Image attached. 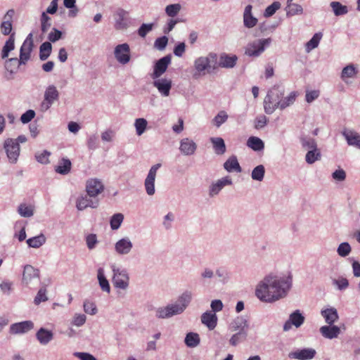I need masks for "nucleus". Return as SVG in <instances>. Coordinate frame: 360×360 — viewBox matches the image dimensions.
<instances>
[{
	"label": "nucleus",
	"instance_id": "1",
	"mask_svg": "<svg viewBox=\"0 0 360 360\" xmlns=\"http://www.w3.org/2000/svg\"><path fill=\"white\" fill-rule=\"evenodd\" d=\"M289 288L287 281L269 275L257 285L255 295L262 302H274L285 296Z\"/></svg>",
	"mask_w": 360,
	"mask_h": 360
},
{
	"label": "nucleus",
	"instance_id": "2",
	"mask_svg": "<svg viewBox=\"0 0 360 360\" xmlns=\"http://www.w3.org/2000/svg\"><path fill=\"white\" fill-rule=\"evenodd\" d=\"M191 300V294L186 292L179 298L177 303L168 305L165 308H159L156 311V316L160 319H165L181 314L186 309Z\"/></svg>",
	"mask_w": 360,
	"mask_h": 360
},
{
	"label": "nucleus",
	"instance_id": "3",
	"mask_svg": "<svg viewBox=\"0 0 360 360\" xmlns=\"http://www.w3.org/2000/svg\"><path fill=\"white\" fill-rule=\"evenodd\" d=\"M284 94L283 89L274 86L264 98V110L267 114L272 113L277 108H281V98Z\"/></svg>",
	"mask_w": 360,
	"mask_h": 360
},
{
	"label": "nucleus",
	"instance_id": "4",
	"mask_svg": "<svg viewBox=\"0 0 360 360\" xmlns=\"http://www.w3.org/2000/svg\"><path fill=\"white\" fill-rule=\"evenodd\" d=\"M7 157L11 163H15L20 155V148L17 140L7 139L4 143Z\"/></svg>",
	"mask_w": 360,
	"mask_h": 360
},
{
	"label": "nucleus",
	"instance_id": "5",
	"mask_svg": "<svg viewBox=\"0 0 360 360\" xmlns=\"http://www.w3.org/2000/svg\"><path fill=\"white\" fill-rule=\"evenodd\" d=\"M34 47V42L32 34H28L24 42L22 43L20 49V64L26 65L28 60L31 58V53Z\"/></svg>",
	"mask_w": 360,
	"mask_h": 360
},
{
	"label": "nucleus",
	"instance_id": "6",
	"mask_svg": "<svg viewBox=\"0 0 360 360\" xmlns=\"http://www.w3.org/2000/svg\"><path fill=\"white\" fill-rule=\"evenodd\" d=\"M59 92L53 85L49 86L44 92V98L41 104L42 110H47L58 99Z\"/></svg>",
	"mask_w": 360,
	"mask_h": 360
},
{
	"label": "nucleus",
	"instance_id": "7",
	"mask_svg": "<svg viewBox=\"0 0 360 360\" xmlns=\"http://www.w3.org/2000/svg\"><path fill=\"white\" fill-rule=\"evenodd\" d=\"M269 39H259L250 43L245 49V53L248 56H258L264 51L265 46L269 45Z\"/></svg>",
	"mask_w": 360,
	"mask_h": 360
},
{
	"label": "nucleus",
	"instance_id": "8",
	"mask_svg": "<svg viewBox=\"0 0 360 360\" xmlns=\"http://www.w3.org/2000/svg\"><path fill=\"white\" fill-rule=\"evenodd\" d=\"M114 54L116 60L121 64H127L129 62L130 56V48L129 44L124 43L117 45L115 48Z\"/></svg>",
	"mask_w": 360,
	"mask_h": 360
},
{
	"label": "nucleus",
	"instance_id": "9",
	"mask_svg": "<svg viewBox=\"0 0 360 360\" xmlns=\"http://www.w3.org/2000/svg\"><path fill=\"white\" fill-rule=\"evenodd\" d=\"M114 275L112 283L115 288L126 289L129 285V276L126 271L120 269H113Z\"/></svg>",
	"mask_w": 360,
	"mask_h": 360
},
{
	"label": "nucleus",
	"instance_id": "10",
	"mask_svg": "<svg viewBox=\"0 0 360 360\" xmlns=\"http://www.w3.org/2000/svg\"><path fill=\"white\" fill-rule=\"evenodd\" d=\"M161 167V164L158 163L151 167L145 180V188L146 193L149 195L155 193V180L158 169Z\"/></svg>",
	"mask_w": 360,
	"mask_h": 360
},
{
	"label": "nucleus",
	"instance_id": "11",
	"mask_svg": "<svg viewBox=\"0 0 360 360\" xmlns=\"http://www.w3.org/2000/svg\"><path fill=\"white\" fill-rule=\"evenodd\" d=\"M104 190L103 183L97 179H90L86 183V191L88 195L91 197H96Z\"/></svg>",
	"mask_w": 360,
	"mask_h": 360
},
{
	"label": "nucleus",
	"instance_id": "12",
	"mask_svg": "<svg viewBox=\"0 0 360 360\" xmlns=\"http://www.w3.org/2000/svg\"><path fill=\"white\" fill-rule=\"evenodd\" d=\"M170 62L171 58L169 56H166L158 60L155 65L152 77L153 79L159 78L163 73L166 72Z\"/></svg>",
	"mask_w": 360,
	"mask_h": 360
},
{
	"label": "nucleus",
	"instance_id": "13",
	"mask_svg": "<svg viewBox=\"0 0 360 360\" xmlns=\"http://www.w3.org/2000/svg\"><path fill=\"white\" fill-rule=\"evenodd\" d=\"M304 321V317L299 310H296L290 315L289 319L285 323L283 330L287 331L291 328L292 325L296 328L300 327Z\"/></svg>",
	"mask_w": 360,
	"mask_h": 360
},
{
	"label": "nucleus",
	"instance_id": "14",
	"mask_svg": "<svg viewBox=\"0 0 360 360\" xmlns=\"http://www.w3.org/2000/svg\"><path fill=\"white\" fill-rule=\"evenodd\" d=\"M127 15L128 13L122 9L119 8L114 14L115 19V28L116 30H124L127 27Z\"/></svg>",
	"mask_w": 360,
	"mask_h": 360
},
{
	"label": "nucleus",
	"instance_id": "15",
	"mask_svg": "<svg viewBox=\"0 0 360 360\" xmlns=\"http://www.w3.org/2000/svg\"><path fill=\"white\" fill-rule=\"evenodd\" d=\"M39 271L38 269H34L31 265L25 266L22 274V282L25 285H29L33 279L39 278Z\"/></svg>",
	"mask_w": 360,
	"mask_h": 360
},
{
	"label": "nucleus",
	"instance_id": "16",
	"mask_svg": "<svg viewBox=\"0 0 360 360\" xmlns=\"http://www.w3.org/2000/svg\"><path fill=\"white\" fill-rule=\"evenodd\" d=\"M315 354L316 351L314 349L307 348L291 352L289 357L299 360H309L313 359Z\"/></svg>",
	"mask_w": 360,
	"mask_h": 360
},
{
	"label": "nucleus",
	"instance_id": "17",
	"mask_svg": "<svg viewBox=\"0 0 360 360\" xmlns=\"http://www.w3.org/2000/svg\"><path fill=\"white\" fill-rule=\"evenodd\" d=\"M34 324L30 321H25L13 323L10 327V331L13 334L25 333L32 329Z\"/></svg>",
	"mask_w": 360,
	"mask_h": 360
},
{
	"label": "nucleus",
	"instance_id": "18",
	"mask_svg": "<svg viewBox=\"0 0 360 360\" xmlns=\"http://www.w3.org/2000/svg\"><path fill=\"white\" fill-rule=\"evenodd\" d=\"M153 85L162 96H168L169 95V91L172 88V81L170 79H159L154 81Z\"/></svg>",
	"mask_w": 360,
	"mask_h": 360
},
{
	"label": "nucleus",
	"instance_id": "19",
	"mask_svg": "<svg viewBox=\"0 0 360 360\" xmlns=\"http://www.w3.org/2000/svg\"><path fill=\"white\" fill-rule=\"evenodd\" d=\"M197 146L195 143L188 138L183 139L181 141L179 149L181 152L186 155L193 154Z\"/></svg>",
	"mask_w": 360,
	"mask_h": 360
},
{
	"label": "nucleus",
	"instance_id": "20",
	"mask_svg": "<svg viewBox=\"0 0 360 360\" xmlns=\"http://www.w3.org/2000/svg\"><path fill=\"white\" fill-rule=\"evenodd\" d=\"M238 60V57L236 55H228L223 53L219 56V65L223 68H233Z\"/></svg>",
	"mask_w": 360,
	"mask_h": 360
},
{
	"label": "nucleus",
	"instance_id": "21",
	"mask_svg": "<svg viewBox=\"0 0 360 360\" xmlns=\"http://www.w3.org/2000/svg\"><path fill=\"white\" fill-rule=\"evenodd\" d=\"M321 335L328 339L337 338L340 333V328L337 326H323L320 328Z\"/></svg>",
	"mask_w": 360,
	"mask_h": 360
},
{
	"label": "nucleus",
	"instance_id": "22",
	"mask_svg": "<svg viewBox=\"0 0 360 360\" xmlns=\"http://www.w3.org/2000/svg\"><path fill=\"white\" fill-rule=\"evenodd\" d=\"M252 6L251 5H248L245 8L243 14L244 25L248 28L255 27L257 23V19L252 15Z\"/></svg>",
	"mask_w": 360,
	"mask_h": 360
},
{
	"label": "nucleus",
	"instance_id": "23",
	"mask_svg": "<svg viewBox=\"0 0 360 360\" xmlns=\"http://www.w3.org/2000/svg\"><path fill=\"white\" fill-rule=\"evenodd\" d=\"M98 205V201L96 200H92L90 199L88 196H82L79 198H78L77 201V208L79 210H83L89 207L92 208H96Z\"/></svg>",
	"mask_w": 360,
	"mask_h": 360
},
{
	"label": "nucleus",
	"instance_id": "24",
	"mask_svg": "<svg viewBox=\"0 0 360 360\" xmlns=\"http://www.w3.org/2000/svg\"><path fill=\"white\" fill-rule=\"evenodd\" d=\"M132 248L131 242L127 238H122L115 244V250L118 254H128Z\"/></svg>",
	"mask_w": 360,
	"mask_h": 360
},
{
	"label": "nucleus",
	"instance_id": "25",
	"mask_svg": "<svg viewBox=\"0 0 360 360\" xmlns=\"http://www.w3.org/2000/svg\"><path fill=\"white\" fill-rule=\"evenodd\" d=\"M201 321L210 330H212L217 326V318L215 313L208 311L202 315Z\"/></svg>",
	"mask_w": 360,
	"mask_h": 360
},
{
	"label": "nucleus",
	"instance_id": "26",
	"mask_svg": "<svg viewBox=\"0 0 360 360\" xmlns=\"http://www.w3.org/2000/svg\"><path fill=\"white\" fill-rule=\"evenodd\" d=\"M321 315L325 319L326 322L329 325H333L338 319V311L335 308L322 310Z\"/></svg>",
	"mask_w": 360,
	"mask_h": 360
},
{
	"label": "nucleus",
	"instance_id": "27",
	"mask_svg": "<svg viewBox=\"0 0 360 360\" xmlns=\"http://www.w3.org/2000/svg\"><path fill=\"white\" fill-rule=\"evenodd\" d=\"M349 145L356 146L360 149V135L354 131H345L343 133Z\"/></svg>",
	"mask_w": 360,
	"mask_h": 360
},
{
	"label": "nucleus",
	"instance_id": "28",
	"mask_svg": "<svg viewBox=\"0 0 360 360\" xmlns=\"http://www.w3.org/2000/svg\"><path fill=\"white\" fill-rule=\"evenodd\" d=\"M36 336L41 345H46L53 339V335L51 331L41 328L37 331Z\"/></svg>",
	"mask_w": 360,
	"mask_h": 360
},
{
	"label": "nucleus",
	"instance_id": "29",
	"mask_svg": "<svg viewBox=\"0 0 360 360\" xmlns=\"http://www.w3.org/2000/svg\"><path fill=\"white\" fill-rule=\"evenodd\" d=\"M224 169L231 172L236 171L237 172H241V167L238 162L237 158L234 155L230 157L224 164Z\"/></svg>",
	"mask_w": 360,
	"mask_h": 360
},
{
	"label": "nucleus",
	"instance_id": "30",
	"mask_svg": "<svg viewBox=\"0 0 360 360\" xmlns=\"http://www.w3.org/2000/svg\"><path fill=\"white\" fill-rule=\"evenodd\" d=\"M248 327L247 321L241 317H237L230 324V329L231 331H237L245 333V328Z\"/></svg>",
	"mask_w": 360,
	"mask_h": 360
},
{
	"label": "nucleus",
	"instance_id": "31",
	"mask_svg": "<svg viewBox=\"0 0 360 360\" xmlns=\"http://www.w3.org/2000/svg\"><path fill=\"white\" fill-rule=\"evenodd\" d=\"M210 141L213 145L214 152L217 155H223L226 152V145L222 138H211Z\"/></svg>",
	"mask_w": 360,
	"mask_h": 360
},
{
	"label": "nucleus",
	"instance_id": "32",
	"mask_svg": "<svg viewBox=\"0 0 360 360\" xmlns=\"http://www.w3.org/2000/svg\"><path fill=\"white\" fill-rule=\"evenodd\" d=\"M72 167V163L69 159L63 158L59 162L58 165L56 166L55 170L57 173L60 174H67L70 172Z\"/></svg>",
	"mask_w": 360,
	"mask_h": 360
},
{
	"label": "nucleus",
	"instance_id": "33",
	"mask_svg": "<svg viewBox=\"0 0 360 360\" xmlns=\"http://www.w3.org/2000/svg\"><path fill=\"white\" fill-rule=\"evenodd\" d=\"M15 37L14 34H11L8 39L6 41L1 51V58H6L9 53L15 49Z\"/></svg>",
	"mask_w": 360,
	"mask_h": 360
},
{
	"label": "nucleus",
	"instance_id": "34",
	"mask_svg": "<svg viewBox=\"0 0 360 360\" xmlns=\"http://www.w3.org/2000/svg\"><path fill=\"white\" fill-rule=\"evenodd\" d=\"M357 73L358 70L352 64L348 65L342 69L341 79L347 82V79L354 77Z\"/></svg>",
	"mask_w": 360,
	"mask_h": 360
},
{
	"label": "nucleus",
	"instance_id": "35",
	"mask_svg": "<svg viewBox=\"0 0 360 360\" xmlns=\"http://www.w3.org/2000/svg\"><path fill=\"white\" fill-rule=\"evenodd\" d=\"M46 243V237L41 233L39 236L32 237L27 240V243L30 248H38Z\"/></svg>",
	"mask_w": 360,
	"mask_h": 360
},
{
	"label": "nucleus",
	"instance_id": "36",
	"mask_svg": "<svg viewBox=\"0 0 360 360\" xmlns=\"http://www.w3.org/2000/svg\"><path fill=\"white\" fill-rule=\"evenodd\" d=\"M207 62L209 65V73L212 72L215 70L220 68L219 58L214 53H210L207 56Z\"/></svg>",
	"mask_w": 360,
	"mask_h": 360
},
{
	"label": "nucleus",
	"instance_id": "37",
	"mask_svg": "<svg viewBox=\"0 0 360 360\" xmlns=\"http://www.w3.org/2000/svg\"><path fill=\"white\" fill-rule=\"evenodd\" d=\"M247 145L249 148L255 151L261 150L264 147L263 141L256 136L250 137L247 141Z\"/></svg>",
	"mask_w": 360,
	"mask_h": 360
},
{
	"label": "nucleus",
	"instance_id": "38",
	"mask_svg": "<svg viewBox=\"0 0 360 360\" xmlns=\"http://www.w3.org/2000/svg\"><path fill=\"white\" fill-rule=\"evenodd\" d=\"M52 46L50 42H44L39 47V58L46 60L51 53Z\"/></svg>",
	"mask_w": 360,
	"mask_h": 360
},
{
	"label": "nucleus",
	"instance_id": "39",
	"mask_svg": "<svg viewBox=\"0 0 360 360\" xmlns=\"http://www.w3.org/2000/svg\"><path fill=\"white\" fill-rule=\"evenodd\" d=\"M98 279L102 290L109 292L110 290V285L108 281L104 276V271L102 268H99L98 270Z\"/></svg>",
	"mask_w": 360,
	"mask_h": 360
},
{
	"label": "nucleus",
	"instance_id": "40",
	"mask_svg": "<svg viewBox=\"0 0 360 360\" xmlns=\"http://www.w3.org/2000/svg\"><path fill=\"white\" fill-rule=\"evenodd\" d=\"M195 68L199 72H202L205 70L209 73V65L207 58L206 57H200L195 60Z\"/></svg>",
	"mask_w": 360,
	"mask_h": 360
},
{
	"label": "nucleus",
	"instance_id": "41",
	"mask_svg": "<svg viewBox=\"0 0 360 360\" xmlns=\"http://www.w3.org/2000/svg\"><path fill=\"white\" fill-rule=\"evenodd\" d=\"M185 343L189 347H195L200 343V337L198 333H189L185 338Z\"/></svg>",
	"mask_w": 360,
	"mask_h": 360
},
{
	"label": "nucleus",
	"instance_id": "42",
	"mask_svg": "<svg viewBox=\"0 0 360 360\" xmlns=\"http://www.w3.org/2000/svg\"><path fill=\"white\" fill-rule=\"evenodd\" d=\"M20 65L17 58H11L6 60L5 68L8 72L13 73L18 70Z\"/></svg>",
	"mask_w": 360,
	"mask_h": 360
},
{
	"label": "nucleus",
	"instance_id": "43",
	"mask_svg": "<svg viewBox=\"0 0 360 360\" xmlns=\"http://www.w3.org/2000/svg\"><path fill=\"white\" fill-rule=\"evenodd\" d=\"M330 6L335 15H342L348 12L347 7L342 5L338 1H333L330 3Z\"/></svg>",
	"mask_w": 360,
	"mask_h": 360
},
{
	"label": "nucleus",
	"instance_id": "44",
	"mask_svg": "<svg viewBox=\"0 0 360 360\" xmlns=\"http://www.w3.org/2000/svg\"><path fill=\"white\" fill-rule=\"evenodd\" d=\"M322 34L321 33H316L312 38L307 43L306 50L307 52L316 48L321 39Z\"/></svg>",
	"mask_w": 360,
	"mask_h": 360
},
{
	"label": "nucleus",
	"instance_id": "45",
	"mask_svg": "<svg viewBox=\"0 0 360 360\" xmlns=\"http://www.w3.org/2000/svg\"><path fill=\"white\" fill-rule=\"evenodd\" d=\"M265 169L262 165L257 166L252 172V178L254 180L262 181L264 178Z\"/></svg>",
	"mask_w": 360,
	"mask_h": 360
},
{
	"label": "nucleus",
	"instance_id": "46",
	"mask_svg": "<svg viewBox=\"0 0 360 360\" xmlns=\"http://www.w3.org/2000/svg\"><path fill=\"white\" fill-rule=\"evenodd\" d=\"M123 219L124 216L122 214L119 213L114 214L110 219L111 229L113 230L117 229L120 226Z\"/></svg>",
	"mask_w": 360,
	"mask_h": 360
},
{
	"label": "nucleus",
	"instance_id": "47",
	"mask_svg": "<svg viewBox=\"0 0 360 360\" xmlns=\"http://www.w3.org/2000/svg\"><path fill=\"white\" fill-rule=\"evenodd\" d=\"M228 119V115L224 110L220 111L213 119L214 124L219 127Z\"/></svg>",
	"mask_w": 360,
	"mask_h": 360
},
{
	"label": "nucleus",
	"instance_id": "48",
	"mask_svg": "<svg viewBox=\"0 0 360 360\" xmlns=\"http://www.w3.org/2000/svg\"><path fill=\"white\" fill-rule=\"evenodd\" d=\"M320 156H321V154H320L319 151H318V150L316 148V149L310 150H309L307 152V153L306 155V161L309 164H312L315 161L319 160Z\"/></svg>",
	"mask_w": 360,
	"mask_h": 360
},
{
	"label": "nucleus",
	"instance_id": "49",
	"mask_svg": "<svg viewBox=\"0 0 360 360\" xmlns=\"http://www.w3.org/2000/svg\"><path fill=\"white\" fill-rule=\"evenodd\" d=\"M147 126V121L143 118H138L135 121V127L136 134L140 136L146 130Z\"/></svg>",
	"mask_w": 360,
	"mask_h": 360
},
{
	"label": "nucleus",
	"instance_id": "50",
	"mask_svg": "<svg viewBox=\"0 0 360 360\" xmlns=\"http://www.w3.org/2000/svg\"><path fill=\"white\" fill-rule=\"evenodd\" d=\"M181 8L179 4H170L166 7L165 12L169 17H174L180 11Z\"/></svg>",
	"mask_w": 360,
	"mask_h": 360
},
{
	"label": "nucleus",
	"instance_id": "51",
	"mask_svg": "<svg viewBox=\"0 0 360 360\" xmlns=\"http://www.w3.org/2000/svg\"><path fill=\"white\" fill-rule=\"evenodd\" d=\"M296 98V94L295 92L290 93V94L284 98H281V109H284L285 108L289 106L290 104H292L294 101H295Z\"/></svg>",
	"mask_w": 360,
	"mask_h": 360
},
{
	"label": "nucleus",
	"instance_id": "52",
	"mask_svg": "<svg viewBox=\"0 0 360 360\" xmlns=\"http://www.w3.org/2000/svg\"><path fill=\"white\" fill-rule=\"evenodd\" d=\"M281 7V4L278 1H275L272 4H271L270 6H269L265 11H264V16L265 17H270L271 15H273L277 10H278Z\"/></svg>",
	"mask_w": 360,
	"mask_h": 360
},
{
	"label": "nucleus",
	"instance_id": "53",
	"mask_svg": "<svg viewBox=\"0 0 360 360\" xmlns=\"http://www.w3.org/2000/svg\"><path fill=\"white\" fill-rule=\"evenodd\" d=\"M19 214L24 217H29L33 215V210L30 206L22 204L18 207Z\"/></svg>",
	"mask_w": 360,
	"mask_h": 360
},
{
	"label": "nucleus",
	"instance_id": "54",
	"mask_svg": "<svg viewBox=\"0 0 360 360\" xmlns=\"http://www.w3.org/2000/svg\"><path fill=\"white\" fill-rule=\"evenodd\" d=\"M48 300V297L46 296V288H41L39 289V290L38 291L35 298H34V304L38 305L41 302H45Z\"/></svg>",
	"mask_w": 360,
	"mask_h": 360
},
{
	"label": "nucleus",
	"instance_id": "55",
	"mask_svg": "<svg viewBox=\"0 0 360 360\" xmlns=\"http://www.w3.org/2000/svg\"><path fill=\"white\" fill-rule=\"evenodd\" d=\"M351 252V247L348 243H341L338 248V253L341 257L347 256Z\"/></svg>",
	"mask_w": 360,
	"mask_h": 360
},
{
	"label": "nucleus",
	"instance_id": "56",
	"mask_svg": "<svg viewBox=\"0 0 360 360\" xmlns=\"http://www.w3.org/2000/svg\"><path fill=\"white\" fill-rule=\"evenodd\" d=\"M51 18L47 15L45 12H43L41 16V31L46 32L51 27Z\"/></svg>",
	"mask_w": 360,
	"mask_h": 360
},
{
	"label": "nucleus",
	"instance_id": "57",
	"mask_svg": "<svg viewBox=\"0 0 360 360\" xmlns=\"http://www.w3.org/2000/svg\"><path fill=\"white\" fill-rule=\"evenodd\" d=\"M301 142H302V146L305 148L310 149V150L316 148V143L314 139L302 138Z\"/></svg>",
	"mask_w": 360,
	"mask_h": 360
},
{
	"label": "nucleus",
	"instance_id": "58",
	"mask_svg": "<svg viewBox=\"0 0 360 360\" xmlns=\"http://www.w3.org/2000/svg\"><path fill=\"white\" fill-rule=\"evenodd\" d=\"M84 310L86 313L91 315L96 314L97 309L96 304L93 302L85 301L84 303Z\"/></svg>",
	"mask_w": 360,
	"mask_h": 360
},
{
	"label": "nucleus",
	"instance_id": "59",
	"mask_svg": "<svg viewBox=\"0 0 360 360\" xmlns=\"http://www.w3.org/2000/svg\"><path fill=\"white\" fill-rule=\"evenodd\" d=\"M246 337V333L238 332L234 334L230 339V344L233 346H236L238 342H240L243 339H245Z\"/></svg>",
	"mask_w": 360,
	"mask_h": 360
},
{
	"label": "nucleus",
	"instance_id": "60",
	"mask_svg": "<svg viewBox=\"0 0 360 360\" xmlns=\"http://www.w3.org/2000/svg\"><path fill=\"white\" fill-rule=\"evenodd\" d=\"M288 7L289 8V13L292 15L301 14L302 13V7L292 2H288Z\"/></svg>",
	"mask_w": 360,
	"mask_h": 360
},
{
	"label": "nucleus",
	"instance_id": "61",
	"mask_svg": "<svg viewBox=\"0 0 360 360\" xmlns=\"http://www.w3.org/2000/svg\"><path fill=\"white\" fill-rule=\"evenodd\" d=\"M35 116V112L32 110H28L21 115L20 120L23 124L28 123Z\"/></svg>",
	"mask_w": 360,
	"mask_h": 360
},
{
	"label": "nucleus",
	"instance_id": "62",
	"mask_svg": "<svg viewBox=\"0 0 360 360\" xmlns=\"http://www.w3.org/2000/svg\"><path fill=\"white\" fill-rule=\"evenodd\" d=\"M86 245L89 249L91 250L95 248L98 243L97 237L96 234H89L86 237Z\"/></svg>",
	"mask_w": 360,
	"mask_h": 360
},
{
	"label": "nucleus",
	"instance_id": "63",
	"mask_svg": "<svg viewBox=\"0 0 360 360\" xmlns=\"http://www.w3.org/2000/svg\"><path fill=\"white\" fill-rule=\"evenodd\" d=\"M167 42L168 39L167 37H159L155 41V47L159 50H163L166 47Z\"/></svg>",
	"mask_w": 360,
	"mask_h": 360
},
{
	"label": "nucleus",
	"instance_id": "64",
	"mask_svg": "<svg viewBox=\"0 0 360 360\" xmlns=\"http://www.w3.org/2000/svg\"><path fill=\"white\" fill-rule=\"evenodd\" d=\"M319 95L320 91L319 90L307 91L305 96L306 101L307 103H311L316 99Z\"/></svg>",
	"mask_w": 360,
	"mask_h": 360
}]
</instances>
